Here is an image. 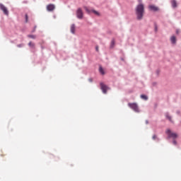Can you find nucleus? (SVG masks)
I'll return each mask as SVG.
<instances>
[{"label": "nucleus", "mask_w": 181, "mask_h": 181, "mask_svg": "<svg viewBox=\"0 0 181 181\" xmlns=\"http://www.w3.org/2000/svg\"><path fill=\"white\" fill-rule=\"evenodd\" d=\"M0 9L4 12V15H9V11L2 3H0Z\"/></svg>", "instance_id": "obj_5"}, {"label": "nucleus", "mask_w": 181, "mask_h": 181, "mask_svg": "<svg viewBox=\"0 0 181 181\" xmlns=\"http://www.w3.org/2000/svg\"><path fill=\"white\" fill-rule=\"evenodd\" d=\"M141 98L142 99V100H144L145 101H148V95H141Z\"/></svg>", "instance_id": "obj_15"}, {"label": "nucleus", "mask_w": 181, "mask_h": 181, "mask_svg": "<svg viewBox=\"0 0 181 181\" xmlns=\"http://www.w3.org/2000/svg\"><path fill=\"white\" fill-rule=\"evenodd\" d=\"M28 46L32 50H35V49H36L35 43L32 42L31 41L28 43Z\"/></svg>", "instance_id": "obj_12"}, {"label": "nucleus", "mask_w": 181, "mask_h": 181, "mask_svg": "<svg viewBox=\"0 0 181 181\" xmlns=\"http://www.w3.org/2000/svg\"><path fill=\"white\" fill-rule=\"evenodd\" d=\"M47 11H49V12H52V11H54V4H49L47 6Z\"/></svg>", "instance_id": "obj_9"}, {"label": "nucleus", "mask_w": 181, "mask_h": 181, "mask_svg": "<svg viewBox=\"0 0 181 181\" xmlns=\"http://www.w3.org/2000/svg\"><path fill=\"white\" fill-rule=\"evenodd\" d=\"M128 107L134 111V112H139V107H138V104L135 103H128Z\"/></svg>", "instance_id": "obj_3"}, {"label": "nucleus", "mask_w": 181, "mask_h": 181, "mask_svg": "<svg viewBox=\"0 0 181 181\" xmlns=\"http://www.w3.org/2000/svg\"><path fill=\"white\" fill-rule=\"evenodd\" d=\"M25 46V44H18L17 45V47H23Z\"/></svg>", "instance_id": "obj_22"}, {"label": "nucleus", "mask_w": 181, "mask_h": 181, "mask_svg": "<svg viewBox=\"0 0 181 181\" xmlns=\"http://www.w3.org/2000/svg\"><path fill=\"white\" fill-rule=\"evenodd\" d=\"M71 33H72L73 35H74V33H76V25L75 24H72L71 25Z\"/></svg>", "instance_id": "obj_14"}, {"label": "nucleus", "mask_w": 181, "mask_h": 181, "mask_svg": "<svg viewBox=\"0 0 181 181\" xmlns=\"http://www.w3.org/2000/svg\"><path fill=\"white\" fill-rule=\"evenodd\" d=\"M171 6L172 8H173L174 9L175 8H177V1H176V0H172L171 1Z\"/></svg>", "instance_id": "obj_11"}, {"label": "nucleus", "mask_w": 181, "mask_h": 181, "mask_svg": "<svg viewBox=\"0 0 181 181\" xmlns=\"http://www.w3.org/2000/svg\"><path fill=\"white\" fill-rule=\"evenodd\" d=\"M25 23H28L29 21V16H28V14L25 15Z\"/></svg>", "instance_id": "obj_20"}, {"label": "nucleus", "mask_w": 181, "mask_h": 181, "mask_svg": "<svg viewBox=\"0 0 181 181\" xmlns=\"http://www.w3.org/2000/svg\"><path fill=\"white\" fill-rule=\"evenodd\" d=\"M36 28L37 26L35 25L33 30H32V33H35V32H36Z\"/></svg>", "instance_id": "obj_23"}, {"label": "nucleus", "mask_w": 181, "mask_h": 181, "mask_svg": "<svg viewBox=\"0 0 181 181\" xmlns=\"http://www.w3.org/2000/svg\"><path fill=\"white\" fill-rule=\"evenodd\" d=\"M152 139H153V141H155V139H156L157 142H159V141H160V139L156 137V134H154L153 136Z\"/></svg>", "instance_id": "obj_18"}, {"label": "nucleus", "mask_w": 181, "mask_h": 181, "mask_svg": "<svg viewBox=\"0 0 181 181\" xmlns=\"http://www.w3.org/2000/svg\"><path fill=\"white\" fill-rule=\"evenodd\" d=\"M28 37H30V39H36V35H28Z\"/></svg>", "instance_id": "obj_19"}, {"label": "nucleus", "mask_w": 181, "mask_h": 181, "mask_svg": "<svg viewBox=\"0 0 181 181\" xmlns=\"http://www.w3.org/2000/svg\"><path fill=\"white\" fill-rule=\"evenodd\" d=\"M100 89L102 90L103 94H107V91L110 90V87H108L107 85L104 84V83L101 82L100 83Z\"/></svg>", "instance_id": "obj_4"}, {"label": "nucleus", "mask_w": 181, "mask_h": 181, "mask_svg": "<svg viewBox=\"0 0 181 181\" xmlns=\"http://www.w3.org/2000/svg\"><path fill=\"white\" fill-rule=\"evenodd\" d=\"M148 9L153 12H158V11H159V7L154 5H150L148 6Z\"/></svg>", "instance_id": "obj_8"}, {"label": "nucleus", "mask_w": 181, "mask_h": 181, "mask_svg": "<svg viewBox=\"0 0 181 181\" xmlns=\"http://www.w3.org/2000/svg\"><path fill=\"white\" fill-rule=\"evenodd\" d=\"M176 112H177V115H179V114H180V110H177Z\"/></svg>", "instance_id": "obj_27"}, {"label": "nucleus", "mask_w": 181, "mask_h": 181, "mask_svg": "<svg viewBox=\"0 0 181 181\" xmlns=\"http://www.w3.org/2000/svg\"><path fill=\"white\" fill-rule=\"evenodd\" d=\"M159 73H160V71L159 70H157V71H156V74H157V76H159Z\"/></svg>", "instance_id": "obj_26"}, {"label": "nucleus", "mask_w": 181, "mask_h": 181, "mask_svg": "<svg viewBox=\"0 0 181 181\" xmlns=\"http://www.w3.org/2000/svg\"><path fill=\"white\" fill-rule=\"evenodd\" d=\"M84 9L87 12V13H91V12H93V13H94L95 15H97V16H100L99 12L94 9L90 10L87 6H85Z\"/></svg>", "instance_id": "obj_6"}, {"label": "nucleus", "mask_w": 181, "mask_h": 181, "mask_svg": "<svg viewBox=\"0 0 181 181\" xmlns=\"http://www.w3.org/2000/svg\"><path fill=\"white\" fill-rule=\"evenodd\" d=\"M154 30L155 32H158V25L156 23H154Z\"/></svg>", "instance_id": "obj_21"}, {"label": "nucleus", "mask_w": 181, "mask_h": 181, "mask_svg": "<svg viewBox=\"0 0 181 181\" xmlns=\"http://www.w3.org/2000/svg\"><path fill=\"white\" fill-rule=\"evenodd\" d=\"M135 13L137 21H142L144 19V13H145V6L144 4H139L135 8Z\"/></svg>", "instance_id": "obj_1"}, {"label": "nucleus", "mask_w": 181, "mask_h": 181, "mask_svg": "<svg viewBox=\"0 0 181 181\" xmlns=\"http://www.w3.org/2000/svg\"><path fill=\"white\" fill-rule=\"evenodd\" d=\"M99 72H100V74H102L103 76H104V74H105V71H104V69H103V66H100V67H99Z\"/></svg>", "instance_id": "obj_16"}, {"label": "nucleus", "mask_w": 181, "mask_h": 181, "mask_svg": "<svg viewBox=\"0 0 181 181\" xmlns=\"http://www.w3.org/2000/svg\"><path fill=\"white\" fill-rule=\"evenodd\" d=\"M76 16L78 19H83V10H81V8H78V10L76 11Z\"/></svg>", "instance_id": "obj_7"}, {"label": "nucleus", "mask_w": 181, "mask_h": 181, "mask_svg": "<svg viewBox=\"0 0 181 181\" xmlns=\"http://www.w3.org/2000/svg\"><path fill=\"white\" fill-rule=\"evenodd\" d=\"M95 49H96V52H98V47H95Z\"/></svg>", "instance_id": "obj_29"}, {"label": "nucleus", "mask_w": 181, "mask_h": 181, "mask_svg": "<svg viewBox=\"0 0 181 181\" xmlns=\"http://www.w3.org/2000/svg\"><path fill=\"white\" fill-rule=\"evenodd\" d=\"M170 42L172 45H176V37L175 35L171 36Z\"/></svg>", "instance_id": "obj_13"}, {"label": "nucleus", "mask_w": 181, "mask_h": 181, "mask_svg": "<svg viewBox=\"0 0 181 181\" xmlns=\"http://www.w3.org/2000/svg\"><path fill=\"white\" fill-rule=\"evenodd\" d=\"M165 117L166 119H168V121H170V122H173V121H172V116L169 115V112L165 113Z\"/></svg>", "instance_id": "obj_10"}, {"label": "nucleus", "mask_w": 181, "mask_h": 181, "mask_svg": "<svg viewBox=\"0 0 181 181\" xmlns=\"http://www.w3.org/2000/svg\"><path fill=\"white\" fill-rule=\"evenodd\" d=\"M176 35H179V33H180V29H177L175 31Z\"/></svg>", "instance_id": "obj_24"}, {"label": "nucleus", "mask_w": 181, "mask_h": 181, "mask_svg": "<svg viewBox=\"0 0 181 181\" xmlns=\"http://www.w3.org/2000/svg\"><path fill=\"white\" fill-rule=\"evenodd\" d=\"M146 125H148V124H149V121L146 120Z\"/></svg>", "instance_id": "obj_28"}, {"label": "nucleus", "mask_w": 181, "mask_h": 181, "mask_svg": "<svg viewBox=\"0 0 181 181\" xmlns=\"http://www.w3.org/2000/svg\"><path fill=\"white\" fill-rule=\"evenodd\" d=\"M114 46H115V40L113 38L111 41L110 48L112 49V47H114Z\"/></svg>", "instance_id": "obj_17"}, {"label": "nucleus", "mask_w": 181, "mask_h": 181, "mask_svg": "<svg viewBox=\"0 0 181 181\" xmlns=\"http://www.w3.org/2000/svg\"><path fill=\"white\" fill-rule=\"evenodd\" d=\"M88 81H89L90 83H93V78H88Z\"/></svg>", "instance_id": "obj_25"}, {"label": "nucleus", "mask_w": 181, "mask_h": 181, "mask_svg": "<svg viewBox=\"0 0 181 181\" xmlns=\"http://www.w3.org/2000/svg\"><path fill=\"white\" fill-rule=\"evenodd\" d=\"M165 134L167 135L166 139H173V144L175 146L177 145V141H176V139L177 138V134L172 132L170 129H168L165 131Z\"/></svg>", "instance_id": "obj_2"}]
</instances>
